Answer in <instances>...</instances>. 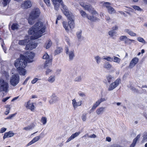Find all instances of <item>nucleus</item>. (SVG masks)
I'll return each instance as SVG.
<instances>
[{
	"label": "nucleus",
	"mask_w": 147,
	"mask_h": 147,
	"mask_svg": "<svg viewBox=\"0 0 147 147\" xmlns=\"http://www.w3.org/2000/svg\"><path fill=\"white\" fill-rule=\"evenodd\" d=\"M63 12L69 20L68 24L65 22L63 21V26L66 31L67 32L69 30V26L71 29H73L74 28V16L69 10L63 11Z\"/></svg>",
	"instance_id": "nucleus-1"
},
{
	"label": "nucleus",
	"mask_w": 147,
	"mask_h": 147,
	"mask_svg": "<svg viewBox=\"0 0 147 147\" xmlns=\"http://www.w3.org/2000/svg\"><path fill=\"white\" fill-rule=\"evenodd\" d=\"M34 28L36 29L37 32L36 34L35 38H38L42 36V34L45 32V28L43 27V24L40 22L36 23L34 26Z\"/></svg>",
	"instance_id": "nucleus-2"
},
{
	"label": "nucleus",
	"mask_w": 147,
	"mask_h": 147,
	"mask_svg": "<svg viewBox=\"0 0 147 147\" xmlns=\"http://www.w3.org/2000/svg\"><path fill=\"white\" fill-rule=\"evenodd\" d=\"M25 57L22 55H20V58L17 59L15 61L14 65L17 69H19L21 67H25L27 64V62L25 60Z\"/></svg>",
	"instance_id": "nucleus-3"
},
{
	"label": "nucleus",
	"mask_w": 147,
	"mask_h": 147,
	"mask_svg": "<svg viewBox=\"0 0 147 147\" xmlns=\"http://www.w3.org/2000/svg\"><path fill=\"white\" fill-rule=\"evenodd\" d=\"M8 88V83L3 79L0 78V91L7 92Z\"/></svg>",
	"instance_id": "nucleus-4"
},
{
	"label": "nucleus",
	"mask_w": 147,
	"mask_h": 147,
	"mask_svg": "<svg viewBox=\"0 0 147 147\" xmlns=\"http://www.w3.org/2000/svg\"><path fill=\"white\" fill-rule=\"evenodd\" d=\"M40 13L39 9L34 8L32 10L30 14V18L31 20H34L39 16Z\"/></svg>",
	"instance_id": "nucleus-5"
},
{
	"label": "nucleus",
	"mask_w": 147,
	"mask_h": 147,
	"mask_svg": "<svg viewBox=\"0 0 147 147\" xmlns=\"http://www.w3.org/2000/svg\"><path fill=\"white\" fill-rule=\"evenodd\" d=\"M20 78L17 74L14 75L12 76L10 79L11 84L13 86H16L19 83Z\"/></svg>",
	"instance_id": "nucleus-6"
},
{
	"label": "nucleus",
	"mask_w": 147,
	"mask_h": 147,
	"mask_svg": "<svg viewBox=\"0 0 147 147\" xmlns=\"http://www.w3.org/2000/svg\"><path fill=\"white\" fill-rule=\"evenodd\" d=\"M34 56V54L32 52H28L26 53L24 56L25 60L27 62H31L33 61V59Z\"/></svg>",
	"instance_id": "nucleus-7"
},
{
	"label": "nucleus",
	"mask_w": 147,
	"mask_h": 147,
	"mask_svg": "<svg viewBox=\"0 0 147 147\" xmlns=\"http://www.w3.org/2000/svg\"><path fill=\"white\" fill-rule=\"evenodd\" d=\"M121 82V79L119 78L117 79L115 82L111 83L108 89V90L110 91L113 90L119 85Z\"/></svg>",
	"instance_id": "nucleus-8"
},
{
	"label": "nucleus",
	"mask_w": 147,
	"mask_h": 147,
	"mask_svg": "<svg viewBox=\"0 0 147 147\" xmlns=\"http://www.w3.org/2000/svg\"><path fill=\"white\" fill-rule=\"evenodd\" d=\"M65 51L66 53L68 56L69 61H72L75 57L74 51L73 50L69 51L68 47L67 46L65 47Z\"/></svg>",
	"instance_id": "nucleus-9"
},
{
	"label": "nucleus",
	"mask_w": 147,
	"mask_h": 147,
	"mask_svg": "<svg viewBox=\"0 0 147 147\" xmlns=\"http://www.w3.org/2000/svg\"><path fill=\"white\" fill-rule=\"evenodd\" d=\"M37 32V31L36 29L34 28V26L30 28L28 31V34H29L33 35L31 36V38L32 39L35 40L37 38H35L36 36V34Z\"/></svg>",
	"instance_id": "nucleus-10"
},
{
	"label": "nucleus",
	"mask_w": 147,
	"mask_h": 147,
	"mask_svg": "<svg viewBox=\"0 0 147 147\" xmlns=\"http://www.w3.org/2000/svg\"><path fill=\"white\" fill-rule=\"evenodd\" d=\"M106 99L105 98H101L98 99L96 102L92 106L91 110H94L100 105L102 102L106 100Z\"/></svg>",
	"instance_id": "nucleus-11"
},
{
	"label": "nucleus",
	"mask_w": 147,
	"mask_h": 147,
	"mask_svg": "<svg viewBox=\"0 0 147 147\" xmlns=\"http://www.w3.org/2000/svg\"><path fill=\"white\" fill-rule=\"evenodd\" d=\"M139 61L138 59L136 57L133 58L131 61L129 66V68L130 69L134 67L137 64Z\"/></svg>",
	"instance_id": "nucleus-12"
},
{
	"label": "nucleus",
	"mask_w": 147,
	"mask_h": 147,
	"mask_svg": "<svg viewBox=\"0 0 147 147\" xmlns=\"http://www.w3.org/2000/svg\"><path fill=\"white\" fill-rule=\"evenodd\" d=\"M49 55L46 53L43 56L42 58L43 59H46L47 60L45 63L44 65L45 68H46L49 65L50 63L52 61L51 59H49L48 60V59H49Z\"/></svg>",
	"instance_id": "nucleus-13"
},
{
	"label": "nucleus",
	"mask_w": 147,
	"mask_h": 147,
	"mask_svg": "<svg viewBox=\"0 0 147 147\" xmlns=\"http://www.w3.org/2000/svg\"><path fill=\"white\" fill-rule=\"evenodd\" d=\"M37 46L36 42H32L27 44L26 45L25 49L26 50H30L35 48Z\"/></svg>",
	"instance_id": "nucleus-14"
},
{
	"label": "nucleus",
	"mask_w": 147,
	"mask_h": 147,
	"mask_svg": "<svg viewBox=\"0 0 147 147\" xmlns=\"http://www.w3.org/2000/svg\"><path fill=\"white\" fill-rule=\"evenodd\" d=\"M25 106L27 109L30 110L32 111H33L34 109V106L33 103H31L30 100L25 103Z\"/></svg>",
	"instance_id": "nucleus-15"
},
{
	"label": "nucleus",
	"mask_w": 147,
	"mask_h": 147,
	"mask_svg": "<svg viewBox=\"0 0 147 147\" xmlns=\"http://www.w3.org/2000/svg\"><path fill=\"white\" fill-rule=\"evenodd\" d=\"M32 6V3L30 1H26L21 5L23 9H27L30 8Z\"/></svg>",
	"instance_id": "nucleus-16"
},
{
	"label": "nucleus",
	"mask_w": 147,
	"mask_h": 147,
	"mask_svg": "<svg viewBox=\"0 0 147 147\" xmlns=\"http://www.w3.org/2000/svg\"><path fill=\"white\" fill-rule=\"evenodd\" d=\"M54 5L55 9L57 10L59 8V3L63 2L62 0H51Z\"/></svg>",
	"instance_id": "nucleus-17"
},
{
	"label": "nucleus",
	"mask_w": 147,
	"mask_h": 147,
	"mask_svg": "<svg viewBox=\"0 0 147 147\" xmlns=\"http://www.w3.org/2000/svg\"><path fill=\"white\" fill-rule=\"evenodd\" d=\"M59 100V98L54 94L52 95L51 99L49 101V102L50 104L51 105L53 104Z\"/></svg>",
	"instance_id": "nucleus-18"
},
{
	"label": "nucleus",
	"mask_w": 147,
	"mask_h": 147,
	"mask_svg": "<svg viewBox=\"0 0 147 147\" xmlns=\"http://www.w3.org/2000/svg\"><path fill=\"white\" fill-rule=\"evenodd\" d=\"M72 104L74 109H76L78 106H80L82 103V100L77 102L75 99L72 100Z\"/></svg>",
	"instance_id": "nucleus-19"
},
{
	"label": "nucleus",
	"mask_w": 147,
	"mask_h": 147,
	"mask_svg": "<svg viewBox=\"0 0 147 147\" xmlns=\"http://www.w3.org/2000/svg\"><path fill=\"white\" fill-rule=\"evenodd\" d=\"M42 133L39 136L34 138L27 144V146H29L38 141L41 137V135H42Z\"/></svg>",
	"instance_id": "nucleus-20"
},
{
	"label": "nucleus",
	"mask_w": 147,
	"mask_h": 147,
	"mask_svg": "<svg viewBox=\"0 0 147 147\" xmlns=\"http://www.w3.org/2000/svg\"><path fill=\"white\" fill-rule=\"evenodd\" d=\"M80 133V132H76L74 134H73L70 137L68 138L66 142H68L71 140H73L75 138L78 136Z\"/></svg>",
	"instance_id": "nucleus-21"
},
{
	"label": "nucleus",
	"mask_w": 147,
	"mask_h": 147,
	"mask_svg": "<svg viewBox=\"0 0 147 147\" xmlns=\"http://www.w3.org/2000/svg\"><path fill=\"white\" fill-rule=\"evenodd\" d=\"M105 111V107H101L97 109L96 113L98 115L102 114Z\"/></svg>",
	"instance_id": "nucleus-22"
},
{
	"label": "nucleus",
	"mask_w": 147,
	"mask_h": 147,
	"mask_svg": "<svg viewBox=\"0 0 147 147\" xmlns=\"http://www.w3.org/2000/svg\"><path fill=\"white\" fill-rule=\"evenodd\" d=\"M14 135L13 133L9 131L8 132H6L5 133L4 136L3 137L4 139L7 138H9L13 136Z\"/></svg>",
	"instance_id": "nucleus-23"
},
{
	"label": "nucleus",
	"mask_w": 147,
	"mask_h": 147,
	"mask_svg": "<svg viewBox=\"0 0 147 147\" xmlns=\"http://www.w3.org/2000/svg\"><path fill=\"white\" fill-rule=\"evenodd\" d=\"M25 67H21L20 68H19V69H17L20 74V75L24 76L26 74V71L24 69Z\"/></svg>",
	"instance_id": "nucleus-24"
},
{
	"label": "nucleus",
	"mask_w": 147,
	"mask_h": 147,
	"mask_svg": "<svg viewBox=\"0 0 147 147\" xmlns=\"http://www.w3.org/2000/svg\"><path fill=\"white\" fill-rule=\"evenodd\" d=\"M103 67L107 70H110L112 67V66L108 62H106L103 64Z\"/></svg>",
	"instance_id": "nucleus-25"
},
{
	"label": "nucleus",
	"mask_w": 147,
	"mask_h": 147,
	"mask_svg": "<svg viewBox=\"0 0 147 147\" xmlns=\"http://www.w3.org/2000/svg\"><path fill=\"white\" fill-rule=\"evenodd\" d=\"M116 33V32L115 31L113 30H110L108 32V34L113 39H115V37L116 36L115 35V34Z\"/></svg>",
	"instance_id": "nucleus-26"
},
{
	"label": "nucleus",
	"mask_w": 147,
	"mask_h": 147,
	"mask_svg": "<svg viewBox=\"0 0 147 147\" xmlns=\"http://www.w3.org/2000/svg\"><path fill=\"white\" fill-rule=\"evenodd\" d=\"M125 32L127 33L131 36H134L136 35V33L132 31L129 29H125Z\"/></svg>",
	"instance_id": "nucleus-27"
},
{
	"label": "nucleus",
	"mask_w": 147,
	"mask_h": 147,
	"mask_svg": "<svg viewBox=\"0 0 147 147\" xmlns=\"http://www.w3.org/2000/svg\"><path fill=\"white\" fill-rule=\"evenodd\" d=\"M76 34L79 41H81L84 40V38L81 36V31H79L78 32H77Z\"/></svg>",
	"instance_id": "nucleus-28"
},
{
	"label": "nucleus",
	"mask_w": 147,
	"mask_h": 147,
	"mask_svg": "<svg viewBox=\"0 0 147 147\" xmlns=\"http://www.w3.org/2000/svg\"><path fill=\"white\" fill-rule=\"evenodd\" d=\"M100 4L102 5V6L104 7H105L108 9L111 5V3L108 2H105L102 1L100 2Z\"/></svg>",
	"instance_id": "nucleus-29"
},
{
	"label": "nucleus",
	"mask_w": 147,
	"mask_h": 147,
	"mask_svg": "<svg viewBox=\"0 0 147 147\" xmlns=\"http://www.w3.org/2000/svg\"><path fill=\"white\" fill-rule=\"evenodd\" d=\"M11 28L13 30H17L20 28V26L16 23H13L11 26Z\"/></svg>",
	"instance_id": "nucleus-30"
},
{
	"label": "nucleus",
	"mask_w": 147,
	"mask_h": 147,
	"mask_svg": "<svg viewBox=\"0 0 147 147\" xmlns=\"http://www.w3.org/2000/svg\"><path fill=\"white\" fill-rule=\"evenodd\" d=\"M112 61H113L118 64L120 63L121 60V59L120 58L115 56H113L112 57Z\"/></svg>",
	"instance_id": "nucleus-31"
},
{
	"label": "nucleus",
	"mask_w": 147,
	"mask_h": 147,
	"mask_svg": "<svg viewBox=\"0 0 147 147\" xmlns=\"http://www.w3.org/2000/svg\"><path fill=\"white\" fill-rule=\"evenodd\" d=\"M55 80V76H50L47 80V81L51 83H53Z\"/></svg>",
	"instance_id": "nucleus-32"
},
{
	"label": "nucleus",
	"mask_w": 147,
	"mask_h": 147,
	"mask_svg": "<svg viewBox=\"0 0 147 147\" xmlns=\"http://www.w3.org/2000/svg\"><path fill=\"white\" fill-rule=\"evenodd\" d=\"M84 8L85 10H87L89 12H90L93 9V8L91 5L86 4L84 7Z\"/></svg>",
	"instance_id": "nucleus-33"
},
{
	"label": "nucleus",
	"mask_w": 147,
	"mask_h": 147,
	"mask_svg": "<svg viewBox=\"0 0 147 147\" xmlns=\"http://www.w3.org/2000/svg\"><path fill=\"white\" fill-rule=\"evenodd\" d=\"M34 127V125H31L23 128V129L26 131H28L32 129Z\"/></svg>",
	"instance_id": "nucleus-34"
},
{
	"label": "nucleus",
	"mask_w": 147,
	"mask_h": 147,
	"mask_svg": "<svg viewBox=\"0 0 147 147\" xmlns=\"http://www.w3.org/2000/svg\"><path fill=\"white\" fill-rule=\"evenodd\" d=\"M87 18L92 21H96L98 20V18L96 17L92 16H88L87 17Z\"/></svg>",
	"instance_id": "nucleus-35"
},
{
	"label": "nucleus",
	"mask_w": 147,
	"mask_h": 147,
	"mask_svg": "<svg viewBox=\"0 0 147 147\" xmlns=\"http://www.w3.org/2000/svg\"><path fill=\"white\" fill-rule=\"evenodd\" d=\"M82 76H78L74 79V81L75 82H80L82 81Z\"/></svg>",
	"instance_id": "nucleus-36"
},
{
	"label": "nucleus",
	"mask_w": 147,
	"mask_h": 147,
	"mask_svg": "<svg viewBox=\"0 0 147 147\" xmlns=\"http://www.w3.org/2000/svg\"><path fill=\"white\" fill-rule=\"evenodd\" d=\"M28 40L26 39L23 40H19L18 42V44L21 45H26Z\"/></svg>",
	"instance_id": "nucleus-37"
},
{
	"label": "nucleus",
	"mask_w": 147,
	"mask_h": 147,
	"mask_svg": "<svg viewBox=\"0 0 147 147\" xmlns=\"http://www.w3.org/2000/svg\"><path fill=\"white\" fill-rule=\"evenodd\" d=\"M142 142L144 143L147 142V131L144 133Z\"/></svg>",
	"instance_id": "nucleus-38"
},
{
	"label": "nucleus",
	"mask_w": 147,
	"mask_h": 147,
	"mask_svg": "<svg viewBox=\"0 0 147 147\" xmlns=\"http://www.w3.org/2000/svg\"><path fill=\"white\" fill-rule=\"evenodd\" d=\"M108 12L110 14H113L115 13V10L114 8L111 6H110L108 9Z\"/></svg>",
	"instance_id": "nucleus-39"
},
{
	"label": "nucleus",
	"mask_w": 147,
	"mask_h": 147,
	"mask_svg": "<svg viewBox=\"0 0 147 147\" xmlns=\"http://www.w3.org/2000/svg\"><path fill=\"white\" fill-rule=\"evenodd\" d=\"M134 40H132L129 39V38H127L126 40L125 41L124 43L125 44L127 45H130L133 41H134Z\"/></svg>",
	"instance_id": "nucleus-40"
},
{
	"label": "nucleus",
	"mask_w": 147,
	"mask_h": 147,
	"mask_svg": "<svg viewBox=\"0 0 147 147\" xmlns=\"http://www.w3.org/2000/svg\"><path fill=\"white\" fill-rule=\"evenodd\" d=\"M52 43V42L50 40H48L47 43L46 44V48L48 49L51 46Z\"/></svg>",
	"instance_id": "nucleus-41"
},
{
	"label": "nucleus",
	"mask_w": 147,
	"mask_h": 147,
	"mask_svg": "<svg viewBox=\"0 0 147 147\" xmlns=\"http://www.w3.org/2000/svg\"><path fill=\"white\" fill-rule=\"evenodd\" d=\"M95 59L96 61V63L98 64L100 62L101 60V58L99 56H97L95 57Z\"/></svg>",
	"instance_id": "nucleus-42"
},
{
	"label": "nucleus",
	"mask_w": 147,
	"mask_h": 147,
	"mask_svg": "<svg viewBox=\"0 0 147 147\" xmlns=\"http://www.w3.org/2000/svg\"><path fill=\"white\" fill-rule=\"evenodd\" d=\"M80 13L81 15V16L83 18H86L88 16L87 15L86 13L82 10H80Z\"/></svg>",
	"instance_id": "nucleus-43"
},
{
	"label": "nucleus",
	"mask_w": 147,
	"mask_h": 147,
	"mask_svg": "<svg viewBox=\"0 0 147 147\" xmlns=\"http://www.w3.org/2000/svg\"><path fill=\"white\" fill-rule=\"evenodd\" d=\"M103 59L107 61L110 62L112 61L113 60L112 57L108 56H106V57L104 56V57Z\"/></svg>",
	"instance_id": "nucleus-44"
},
{
	"label": "nucleus",
	"mask_w": 147,
	"mask_h": 147,
	"mask_svg": "<svg viewBox=\"0 0 147 147\" xmlns=\"http://www.w3.org/2000/svg\"><path fill=\"white\" fill-rule=\"evenodd\" d=\"M41 121L43 125H45L47 123V119L46 117H43L41 119Z\"/></svg>",
	"instance_id": "nucleus-45"
},
{
	"label": "nucleus",
	"mask_w": 147,
	"mask_h": 147,
	"mask_svg": "<svg viewBox=\"0 0 147 147\" xmlns=\"http://www.w3.org/2000/svg\"><path fill=\"white\" fill-rule=\"evenodd\" d=\"M62 49L60 47H58L55 51L56 54H58L60 53L62 51Z\"/></svg>",
	"instance_id": "nucleus-46"
},
{
	"label": "nucleus",
	"mask_w": 147,
	"mask_h": 147,
	"mask_svg": "<svg viewBox=\"0 0 147 147\" xmlns=\"http://www.w3.org/2000/svg\"><path fill=\"white\" fill-rule=\"evenodd\" d=\"M127 38V37L125 36H122L119 37V39L120 41H124L125 42Z\"/></svg>",
	"instance_id": "nucleus-47"
},
{
	"label": "nucleus",
	"mask_w": 147,
	"mask_h": 147,
	"mask_svg": "<svg viewBox=\"0 0 147 147\" xmlns=\"http://www.w3.org/2000/svg\"><path fill=\"white\" fill-rule=\"evenodd\" d=\"M132 7L135 10H137L139 11H141L143 10L139 7L136 5H132Z\"/></svg>",
	"instance_id": "nucleus-48"
},
{
	"label": "nucleus",
	"mask_w": 147,
	"mask_h": 147,
	"mask_svg": "<svg viewBox=\"0 0 147 147\" xmlns=\"http://www.w3.org/2000/svg\"><path fill=\"white\" fill-rule=\"evenodd\" d=\"M137 40L140 42H142L144 44H145L146 43L145 41L142 38L138 37V38Z\"/></svg>",
	"instance_id": "nucleus-49"
},
{
	"label": "nucleus",
	"mask_w": 147,
	"mask_h": 147,
	"mask_svg": "<svg viewBox=\"0 0 147 147\" xmlns=\"http://www.w3.org/2000/svg\"><path fill=\"white\" fill-rule=\"evenodd\" d=\"M61 5L62 6V8H63V9H64V10H62V11H67L68 10V8H67V7L66 5H64L63 2H62L61 3Z\"/></svg>",
	"instance_id": "nucleus-50"
},
{
	"label": "nucleus",
	"mask_w": 147,
	"mask_h": 147,
	"mask_svg": "<svg viewBox=\"0 0 147 147\" xmlns=\"http://www.w3.org/2000/svg\"><path fill=\"white\" fill-rule=\"evenodd\" d=\"M10 0H3V4L4 6H5L9 3Z\"/></svg>",
	"instance_id": "nucleus-51"
},
{
	"label": "nucleus",
	"mask_w": 147,
	"mask_h": 147,
	"mask_svg": "<svg viewBox=\"0 0 147 147\" xmlns=\"http://www.w3.org/2000/svg\"><path fill=\"white\" fill-rule=\"evenodd\" d=\"M106 77L108 82L110 83L111 82L112 78V76L110 75H109L107 76Z\"/></svg>",
	"instance_id": "nucleus-52"
},
{
	"label": "nucleus",
	"mask_w": 147,
	"mask_h": 147,
	"mask_svg": "<svg viewBox=\"0 0 147 147\" xmlns=\"http://www.w3.org/2000/svg\"><path fill=\"white\" fill-rule=\"evenodd\" d=\"M86 114H83L82 116V120L84 121L86 120Z\"/></svg>",
	"instance_id": "nucleus-53"
},
{
	"label": "nucleus",
	"mask_w": 147,
	"mask_h": 147,
	"mask_svg": "<svg viewBox=\"0 0 147 147\" xmlns=\"http://www.w3.org/2000/svg\"><path fill=\"white\" fill-rule=\"evenodd\" d=\"M39 79L37 78H35L33 79L31 81V83L32 84H34Z\"/></svg>",
	"instance_id": "nucleus-54"
},
{
	"label": "nucleus",
	"mask_w": 147,
	"mask_h": 147,
	"mask_svg": "<svg viewBox=\"0 0 147 147\" xmlns=\"http://www.w3.org/2000/svg\"><path fill=\"white\" fill-rule=\"evenodd\" d=\"M45 3L48 6H50V3L49 0H43Z\"/></svg>",
	"instance_id": "nucleus-55"
},
{
	"label": "nucleus",
	"mask_w": 147,
	"mask_h": 147,
	"mask_svg": "<svg viewBox=\"0 0 147 147\" xmlns=\"http://www.w3.org/2000/svg\"><path fill=\"white\" fill-rule=\"evenodd\" d=\"M52 70L49 69H47L46 71V75H48L51 72Z\"/></svg>",
	"instance_id": "nucleus-56"
},
{
	"label": "nucleus",
	"mask_w": 147,
	"mask_h": 147,
	"mask_svg": "<svg viewBox=\"0 0 147 147\" xmlns=\"http://www.w3.org/2000/svg\"><path fill=\"white\" fill-rule=\"evenodd\" d=\"M90 12L93 15L96 14L97 13V12L95 10H94L93 8V9H92V10H91Z\"/></svg>",
	"instance_id": "nucleus-57"
},
{
	"label": "nucleus",
	"mask_w": 147,
	"mask_h": 147,
	"mask_svg": "<svg viewBox=\"0 0 147 147\" xmlns=\"http://www.w3.org/2000/svg\"><path fill=\"white\" fill-rule=\"evenodd\" d=\"M6 129H7L6 128H2L1 129L0 133H3L6 131Z\"/></svg>",
	"instance_id": "nucleus-58"
},
{
	"label": "nucleus",
	"mask_w": 147,
	"mask_h": 147,
	"mask_svg": "<svg viewBox=\"0 0 147 147\" xmlns=\"http://www.w3.org/2000/svg\"><path fill=\"white\" fill-rule=\"evenodd\" d=\"M112 30H113L115 31V30H117L118 29V26H115L112 27Z\"/></svg>",
	"instance_id": "nucleus-59"
},
{
	"label": "nucleus",
	"mask_w": 147,
	"mask_h": 147,
	"mask_svg": "<svg viewBox=\"0 0 147 147\" xmlns=\"http://www.w3.org/2000/svg\"><path fill=\"white\" fill-rule=\"evenodd\" d=\"M29 78V77L27 78L24 82L23 84V85H25V84H26L27 83L28 81V80Z\"/></svg>",
	"instance_id": "nucleus-60"
},
{
	"label": "nucleus",
	"mask_w": 147,
	"mask_h": 147,
	"mask_svg": "<svg viewBox=\"0 0 147 147\" xmlns=\"http://www.w3.org/2000/svg\"><path fill=\"white\" fill-rule=\"evenodd\" d=\"M88 137L90 138H95L96 137V136L94 134H93L92 135L88 136Z\"/></svg>",
	"instance_id": "nucleus-61"
},
{
	"label": "nucleus",
	"mask_w": 147,
	"mask_h": 147,
	"mask_svg": "<svg viewBox=\"0 0 147 147\" xmlns=\"http://www.w3.org/2000/svg\"><path fill=\"white\" fill-rule=\"evenodd\" d=\"M128 88H129L131 90H132V91H135L136 90V88L132 86H130V87L128 86Z\"/></svg>",
	"instance_id": "nucleus-62"
},
{
	"label": "nucleus",
	"mask_w": 147,
	"mask_h": 147,
	"mask_svg": "<svg viewBox=\"0 0 147 147\" xmlns=\"http://www.w3.org/2000/svg\"><path fill=\"white\" fill-rule=\"evenodd\" d=\"M10 98V97H7L6 98H3L2 100V101L3 102H5L7 100H8Z\"/></svg>",
	"instance_id": "nucleus-63"
},
{
	"label": "nucleus",
	"mask_w": 147,
	"mask_h": 147,
	"mask_svg": "<svg viewBox=\"0 0 147 147\" xmlns=\"http://www.w3.org/2000/svg\"><path fill=\"white\" fill-rule=\"evenodd\" d=\"M119 145L117 144H113L112 145L111 147H119Z\"/></svg>",
	"instance_id": "nucleus-64"
}]
</instances>
